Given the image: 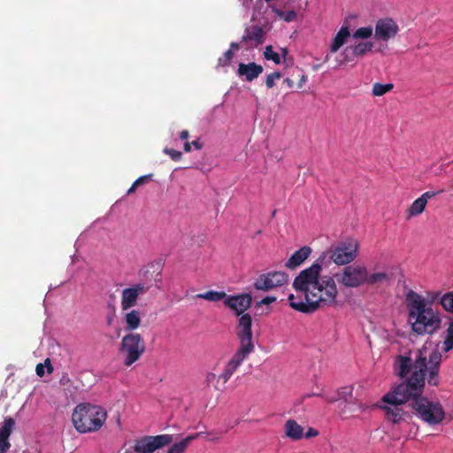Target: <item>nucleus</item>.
Here are the masks:
<instances>
[{
    "mask_svg": "<svg viewBox=\"0 0 453 453\" xmlns=\"http://www.w3.org/2000/svg\"><path fill=\"white\" fill-rule=\"evenodd\" d=\"M372 35V27H359L357 28L354 34L353 37L355 39H367L371 37Z\"/></svg>",
    "mask_w": 453,
    "mask_h": 453,
    "instance_id": "2f4dec72",
    "label": "nucleus"
},
{
    "mask_svg": "<svg viewBox=\"0 0 453 453\" xmlns=\"http://www.w3.org/2000/svg\"><path fill=\"white\" fill-rule=\"evenodd\" d=\"M426 201L423 199H420L419 197L417 198L410 206L408 210L409 217L418 216L421 214L425 208H426Z\"/></svg>",
    "mask_w": 453,
    "mask_h": 453,
    "instance_id": "cd10ccee",
    "label": "nucleus"
},
{
    "mask_svg": "<svg viewBox=\"0 0 453 453\" xmlns=\"http://www.w3.org/2000/svg\"><path fill=\"white\" fill-rule=\"evenodd\" d=\"M287 52H288V51H287V50H286V49H282V54H284V55H285V54H287Z\"/></svg>",
    "mask_w": 453,
    "mask_h": 453,
    "instance_id": "bf43d9fd",
    "label": "nucleus"
},
{
    "mask_svg": "<svg viewBox=\"0 0 453 453\" xmlns=\"http://www.w3.org/2000/svg\"><path fill=\"white\" fill-rule=\"evenodd\" d=\"M392 280V275L386 272H377L369 273L365 266V285L368 286H380L384 283L388 284Z\"/></svg>",
    "mask_w": 453,
    "mask_h": 453,
    "instance_id": "aec40b11",
    "label": "nucleus"
},
{
    "mask_svg": "<svg viewBox=\"0 0 453 453\" xmlns=\"http://www.w3.org/2000/svg\"><path fill=\"white\" fill-rule=\"evenodd\" d=\"M126 326L125 330L133 333L141 325L140 312L136 310H132L125 315Z\"/></svg>",
    "mask_w": 453,
    "mask_h": 453,
    "instance_id": "5701e85b",
    "label": "nucleus"
},
{
    "mask_svg": "<svg viewBox=\"0 0 453 453\" xmlns=\"http://www.w3.org/2000/svg\"><path fill=\"white\" fill-rule=\"evenodd\" d=\"M393 88H394L393 83L382 84L380 82H375L372 85V95L373 96H381L390 92Z\"/></svg>",
    "mask_w": 453,
    "mask_h": 453,
    "instance_id": "bb28decb",
    "label": "nucleus"
},
{
    "mask_svg": "<svg viewBox=\"0 0 453 453\" xmlns=\"http://www.w3.org/2000/svg\"><path fill=\"white\" fill-rule=\"evenodd\" d=\"M441 362V354L434 349L429 354L430 366L427 367L426 358L422 351L418 352L414 371L411 377V383L419 387L420 392L411 395V406L415 415L428 425L434 426L440 424L445 417L444 410L438 401H430L423 395L426 376L427 375V383L431 386L439 384V371Z\"/></svg>",
    "mask_w": 453,
    "mask_h": 453,
    "instance_id": "f03ea898",
    "label": "nucleus"
},
{
    "mask_svg": "<svg viewBox=\"0 0 453 453\" xmlns=\"http://www.w3.org/2000/svg\"><path fill=\"white\" fill-rule=\"evenodd\" d=\"M189 137V133L188 130H182L180 133V140H184L187 142L188 138Z\"/></svg>",
    "mask_w": 453,
    "mask_h": 453,
    "instance_id": "de8ad7c7",
    "label": "nucleus"
},
{
    "mask_svg": "<svg viewBox=\"0 0 453 453\" xmlns=\"http://www.w3.org/2000/svg\"><path fill=\"white\" fill-rule=\"evenodd\" d=\"M138 187L137 186H134V182L132 184V186L128 188L127 192V195H131L133 194L135 189L137 188Z\"/></svg>",
    "mask_w": 453,
    "mask_h": 453,
    "instance_id": "603ef678",
    "label": "nucleus"
},
{
    "mask_svg": "<svg viewBox=\"0 0 453 453\" xmlns=\"http://www.w3.org/2000/svg\"><path fill=\"white\" fill-rule=\"evenodd\" d=\"M272 11L273 12V13L276 14L277 17H279L280 19H283L287 22L294 21L297 17L296 12L293 10L282 11L277 7H272Z\"/></svg>",
    "mask_w": 453,
    "mask_h": 453,
    "instance_id": "c85d7f7f",
    "label": "nucleus"
},
{
    "mask_svg": "<svg viewBox=\"0 0 453 453\" xmlns=\"http://www.w3.org/2000/svg\"><path fill=\"white\" fill-rule=\"evenodd\" d=\"M281 74L280 72H274L267 75L265 80V85L268 88H272L275 85V80L280 79Z\"/></svg>",
    "mask_w": 453,
    "mask_h": 453,
    "instance_id": "c9c22d12",
    "label": "nucleus"
},
{
    "mask_svg": "<svg viewBox=\"0 0 453 453\" xmlns=\"http://www.w3.org/2000/svg\"><path fill=\"white\" fill-rule=\"evenodd\" d=\"M373 44L370 42H359L351 47L352 53L356 57H363L372 49Z\"/></svg>",
    "mask_w": 453,
    "mask_h": 453,
    "instance_id": "a878e982",
    "label": "nucleus"
},
{
    "mask_svg": "<svg viewBox=\"0 0 453 453\" xmlns=\"http://www.w3.org/2000/svg\"><path fill=\"white\" fill-rule=\"evenodd\" d=\"M219 437H211L209 439L210 441H219Z\"/></svg>",
    "mask_w": 453,
    "mask_h": 453,
    "instance_id": "13d9d810",
    "label": "nucleus"
},
{
    "mask_svg": "<svg viewBox=\"0 0 453 453\" xmlns=\"http://www.w3.org/2000/svg\"><path fill=\"white\" fill-rule=\"evenodd\" d=\"M152 177H153L152 173L140 176L134 181V186H137V187L142 186V185L147 183L148 181H150L152 179Z\"/></svg>",
    "mask_w": 453,
    "mask_h": 453,
    "instance_id": "4c0bfd02",
    "label": "nucleus"
},
{
    "mask_svg": "<svg viewBox=\"0 0 453 453\" xmlns=\"http://www.w3.org/2000/svg\"><path fill=\"white\" fill-rule=\"evenodd\" d=\"M163 152L166 155H168L172 160L173 161H180L182 157V153L179 150H175L173 149L165 148L163 150Z\"/></svg>",
    "mask_w": 453,
    "mask_h": 453,
    "instance_id": "e433bc0d",
    "label": "nucleus"
},
{
    "mask_svg": "<svg viewBox=\"0 0 453 453\" xmlns=\"http://www.w3.org/2000/svg\"><path fill=\"white\" fill-rule=\"evenodd\" d=\"M434 196V192H425L424 194L421 195V196H419L420 199H423L426 201V204L427 203V201L429 198L433 197Z\"/></svg>",
    "mask_w": 453,
    "mask_h": 453,
    "instance_id": "c03bdc74",
    "label": "nucleus"
},
{
    "mask_svg": "<svg viewBox=\"0 0 453 453\" xmlns=\"http://www.w3.org/2000/svg\"><path fill=\"white\" fill-rule=\"evenodd\" d=\"M284 82L288 85V88H293L294 87V81L290 78H286L284 80Z\"/></svg>",
    "mask_w": 453,
    "mask_h": 453,
    "instance_id": "3c124183",
    "label": "nucleus"
},
{
    "mask_svg": "<svg viewBox=\"0 0 453 453\" xmlns=\"http://www.w3.org/2000/svg\"><path fill=\"white\" fill-rule=\"evenodd\" d=\"M10 447L9 439H0V453H5Z\"/></svg>",
    "mask_w": 453,
    "mask_h": 453,
    "instance_id": "ea45409f",
    "label": "nucleus"
},
{
    "mask_svg": "<svg viewBox=\"0 0 453 453\" xmlns=\"http://www.w3.org/2000/svg\"><path fill=\"white\" fill-rule=\"evenodd\" d=\"M263 71L264 68L262 65L252 62L249 64L240 63L237 72L239 76H243L247 81L250 82L257 78Z\"/></svg>",
    "mask_w": 453,
    "mask_h": 453,
    "instance_id": "a211bd4d",
    "label": "nucleus"
},
{
    "mask_svg": "<svg viewBox=\"0 0 453 453\" xmlns=\"http://www.w3.org/2000/svg\"><path fill=\"white\" fill-rule=\"evenodd\" d=\"M240 49V45L237 42H231L230 43V49L229 50H238Z\"/></svg>",
    "mask_w": 453,
    "mask_h": 453,
    "instance_id": "864d4df0",
    "label": "nucleus"
},
{
    "mask_svg": "<svg viewBox=\"0 0 453 453\" xmlns=\"http://www.w3.org/2000/svg\"><path fill=\"white\" fill-rule=\"evenodd\" d=\"M306 81H307V76L305 74H301L299 81H298L297 88H302Z\"/></svg>",
    "mask_w": 453,
    "mask_h": 453,
    "instance_id": "a18cd8bd",
    "label": "nucleus"
},
{
    "mask_svg": "<svg viewBox=\"0 0 453 453\" xmlns=\"http://www.w3.org/2000/svg\"><path fill=\"white\" fill-rule=\"evenodd\" d=\"M146 349L145 342L138 333H128L121 340L119 351L125 355L123 364L131 366L138 361Z\"/></svg>",
    "mask_w": 453,
    "mask_h": 453,
    "instance_id": "0eeeda50",
    "label": "nucleus"
},
{
    "mask_svg": "<svg viewBox=\"0 0 453 453\" xmlns=\"http://www.w3.org/2000/svg\"><path fill=\"white\" fill-rule=\"evenodd\" d=\"M204 434H209V433H205V432H198V433H196V434H193L192 435H197L196 437V440L201 436H203Z\"/></svg>",
    "mask_w": 453,
    "mask_h": 453,
    "instance_id": "6e6d98bb",
    "label": "nucleus"
},
{
    "mask_svg": "<svg viewBox=\"0 0 453 453\" xmlns=\"http://www.w3.org/2000/svg\"><path fill=\"white\" fill-rule=\"evenodd\" d=\"M311 395H313V396H322V394L321 393H319V392H314L311 395H308L307 396H311Z\"/></svg>",
    "mask_w": 453,
    "mask_h": 453,
    "instance_id": "4d7b16f0",
    "label": "nucleus"
},
{
    "mask_svg": "<svg viewBox=\"0 0 453 453\" xmlns=\"http://www.w3.org/2000/svg\"><path fill=\"white\" fill-rule=\"evenodd\" d=\"M264 57L267 60H273L275 64L280 63V55L277 52L273 51V46L271 45L265 47V50L264 51Z\"/></svg>",
    "mask_w": 453,
    "mask_h": 453,
    "instance_id": "72a5a7b5",
    "label": "nucleus"
},
{
    "mask_svg": "<svg viewBox=\"0 0 453 453\" xmlns=\"http://www.w3.org/2000/svg\"><path fill=\"white\" fill-rule=\"evenodd\" d=\"M277 300L275 296H265L260 302L259 304H271Z\"/></svg>",
    "mask_w": 453,
    "mask_h": 453,
    "instance_id": "79ce46f5",
    "label": "nucleus"
},
{
    "mask_svg": "<svg viewBox=\"0 0 453 453\" xmlns=\"http://www.w3.org/2000/svg\"><path fill=\"white\" fill-rule=\"evenodd\" d=\"M288 274L281 271H271L260 274L254 282L257 290L270 291L288 283Z\"/></svg>",
    "mask_w": 453,
    "mask_h": 453,
    "instance_id": "9b49d317",
    "label": "nucleus"
},
{
    "mask_svg": "<svg viewBox=\"0 0 453 453\" xmlns=\"http://www.w3.org/2000/svg\"><path fill=\"white\" fill-rule=\"evenodd\" d=\"M311 249L309 246H303L297 250L285 263V266L294 270L300 266L311 255Z\"/></svg>",
    "mask_w": 453,
    "mask_h": 453,
    "instance_id": "6ab92c4d",
    "label": "nucleus"
},
{
    "mask_svg": "<svg viewBox=\"0 0 453 453\" xmlns=\"http://www.w3.org/2000/svg\"><path fill=\"white\" fill-rule=\"evenodd\" d=\"M183 150L185 152H190L191 151V142H186L183 145Z\"/></svg>",
    "mask_w": 453,
    "mask_h": 453,
    "instance_id": "8fccbe9b",
    "label": "nucleus"
},
{
    "mask_svg": "<svg viewBox=\"0 0 453 453\" xmlns=\"http://www.w3.org/2000/svg\"><path fill=\"white\" fill-rule=\"evenodd\" d=\"M322 266L313 263L310 267L302 270L293 281L296 292L304 296L305 301L289 295V305L296 311L312 313L321 307L334 304L338 289L334 276H321Z\"/></svg>",
    "mask_w": 453,
    "mask_h": 453,
    "instance_id": "f257e3e1",
    "label": "nucleus"
},
{
    "mask_svg": "<svg viewBox=\"0 0 453 453\" xmlns=\"http://www.w3.org/2000/svg\"><path fill=\"white\" fill-rule=\"evenodd\" d=\"M451 349H453V337L446 335V338L442 344V350L444 352H448Z\"/></svg>",
    "mask_w": 453,
    "mask_h": 453,
    "instance_id": "58836bf2",
    "label": "nucleus"
},
{
    "mask_svg": "<svg viewBox=\"0 0 453 453\" xmlns=\"http://www.w3.org/2000/svg\"><path fill=\"white\" fill-rule=\"evenodd\" d=\"M359 243L355 239H348L332 244L326 250L323 251L315 263L323 265L328 257L330 262L336 265H347L351 264L358 256Z\"/></svg>",
    "mask_w": 453,
    "mask_h": 453,
    "instance_id": "423d86ee",
    "label": "nucleus"
},
{
    "mask_svg": "<svg viewBox=\"0 0 453 453\" xmlns=\"http://www.w3.org/2000/svg\"><path fill=\"white\" fill-rule=\"evenodd\" d=\"M421 351H422L423 355L426 357L427 367H429L430 363H429V359L427 360L426 348H424L422 349H418L416 357H418V352H421ZM415 359H417V357H415ZM415 362H416V360H414V362L412 363L411 358L409 357L398 356L397 357V365H398V372L397 373H398V375L401 378H405L411 371V372H413ZM411 374L412 373H411Z\"/></svg>",
    "mask_w": 453,
    "mask_h": 453,
    "instance_id": "f3484780",
    "label": "nucleus"
},
{
    "mask_svg": "<svg viewBox=\"0 0 453 453\" xmlns=\"http://www.w3.org/2000/svg\"><path fill=\"white\" fill-rule=\"evenodd\" d=\"M235 334L239 340V349L252 353L255 350V345L252 340V318L250 314H243L239 317Z\"/></svg>",
    "mask_w": 453,
    "mask_h": 453,
    "instance_id": "9d476101",
    "label": "nucleus"
},
{
    "mask_svg": "<svg viewBox=\"0 0 453 453\" xmlns=\"http://www.w3.org/2000/svg\"><path fill=\"white\" fill-rule=\"evenodd\" d=\"M234 58V53L231 50H227L222 57H220L218 60L219 65L220 66H227L230 65L232 59Z\"/></svg>",
    "mask_w": 453,
    "mask_h": 453,
    "instance_id": "f704fd0d",
    "label": "nucleus"
},
{
    "mask_svg": "<svg viewBox=\"0 0 453 453\" xmlns=\"http://www.w3.org/2000/svg\"><path fill=\"white\" fill-rule=\"evenodd\" d=\"M318 434H319V432L316 429L310 427L307 430V432L305 434H303V436L305 438L309 439L311 437H316Z\"/></svg>",
    "mask_w": 453,
    "mask_h": 453,
    "instance_id": "37998d69",
    "label": "nucleus"
},
{
    "mask_svg": "<svg viewBox=\"0 0 453 453\" xmlns=\"http://www.w3.org/2000/svg\"><path fill=\"white\" fill-rule=\"evenodd\" d=\"M325 399L327 403H334L338 400V398H336V397H328V396H326Z\"/></svg>",
    "mask_w": 453,
    "mask_h": 453,
    "instance_id": "5fc2aeb1",
    "label": "nucleus"
},
{
    "mask_svg": "<svg viewBox=\"0 0 453 453\" xmlns=\"http://www.w3.org/2000/svg\"><path fill=\"white\" fill-rule=\"evenodd\" d=\"M350 36L349 29L347 26H342L334 38L333 39L330 46V51L335 53L339 49L347 42V39Z\"/></svg>",
    "mask_w": 453,
    "mask_h": 453,
    "instance_id": "4be33fe9",
    "label": "nucleus"
},
{
    "mask_svg": "<svg viewBox=\"0 0 453 453\" xmlns=\"http://www.w3.org/2000/svg\"><path fill=\"white\" fill-rule=\"evenodd\" d=\"M106 418L107 411L103 407L91 403L78 404L72 415L75 429L82 434L98 431Z\"/></svg>",
    "mask_w": 453,
    "mask_h": 453,
    "instance_id": "39448f33",
    "label": "nucleus"
},
{
    "mask_svg": "<svg viewBox=\"0 0 453 453\" xmlns=\"http://www.w3.org/2000/svg\"><path fill=\"white\" fill-rule=\"evenodd\" d=\"M47 368V372L48 373H52L53 372V366L50 363V358H47L45 361H44V364H38L35 367V372H36V374L40 377H42L45 373L44 372V368Z\"/></svg>",
    "mask_w": 453,
    "mask_h": 453,
    "instance_id": "473e14b6",
    "label": "nucleus"
},
{
    "mask_svg": "<svg viewBox=\"0 0 453 453\" xmlns=\"http://www.w3.org/2000/svg\"><path fill=\"white\" fill-rule=\"evenodd\" d=\"M398 31V25L392 19H380L375 25L374 38L378 41L388 42L394 38Z\"/></svg>",
    "mask_w": 453,
    "mask_h": 453,
    "instance_id": "2eb2a0df",
    "label": "nucleus"
},
{
    "mask_svg": "<svg viewBox=\"0 0 453 453\" xmlns=\"http://www.w3.org/2000/svg\"><path fill=\"white\" fill-rule=\"evenodd\" d=\"M227 295L224 291H214L209 290L205 293L197 294L196 296V298L204 299L211 302H218L220 300H224L226 298Z\"/></svg>",
    "mask_w": 453,
    "mask_h": 453,
    "instance_id": "393cba45",
    "label": "nucleus"
},
{
    "mask_svg": "<svg viewBox=\"0 0 453 453\" xmlns=\"http://www.w3.org/2000/svg\"><path fill=\"white\" fill-rule=\"evenodd\" d=\"M286 437L298 441L303 437V428L294 419H288L284 425Z\"/></svg>",
    "mask_w": 453,
    "mask_h": 453,
    "instance_id": "412c9836",
    "label": "nucleus"
},
{
    "mask_svg": "<svg viewBox=\"0 0 453 453\" xmlns=\"http://www.w3.org/2000/svg\"><path fill=\"white\" fill-rule=\"evenodd\" d=\"M441 304L445 311L453 313V291L442 296L441 298Z\"/></svg>",
    "mask_w": 453,
    "mask_h": 453,
    "instance_id": "7c9ffc66",
    "label": "nucleus"
},
{
    "mask_svg": "<svg viewBox=\"0 0 453 453\" xmlns=\"http://www.w3.org/2000/svg\"><path fill=\"white\" fill-rule=\"evenodd\" d=\"M419 388L414 383H411V377H409L404 382L384 395L381 400L385 405L380 408L384 411L386 418L393 424H399L406 418H410L409 413L403 411V405L411 400V395L420 392Z\"/></svg>",
    "mask_w": 453,
    "mask_h": 453,
    "instance_id": "20e7f679",
    "label": "nucleus"
},
{
    "mask_svg": "<svg viewBox=\"0 0 453 453\" xmlns=\"http://www.w3.org/2000/svg\"><path fill=\"white\" fill-rule=\"evenodd\" d=\"M216 380H218V377L213 372H208L205 376V383L207 384V386L212 384Z\"/></svg>",
    "mask_w": 453,
    "mask_h": 453,
    "instance_id": "a19ab883",
    "label": "nucleus"
},
{
    "mask_svg": "<svg viewBox=\"0 0 453 453\" xmlns=\"http://www.w3.org/2000/svg\"><path fill=\"white\" fill-rule=\"evenodd\" d=\"M197 435H188L185 439L172 445L167 453H184L191 441L196 440Z\"/></svg>",
    "mask_w": 453,
    "mask_h": 453,
    "instance_id": "b1692460",
    "label": "nucleus"
},
{
    "mask_svg": "<svg viewBox=\"0 0 453 453\" xmlns=\"http://www.w3.org/2000/svg\"><path fill=\"white\" fill-rule=\"evenodd\" d=\"M149 289L150 286L145 283H137L129 288H124L121 292L120 302L122 311H127L135 306L139 296L147 293Z\"/></svg>",
    "mask_w": 453,
    "mask_h": 453,
    "instance_id": "f8f14e48",
    "label": "nucleus"
},
{
    "mask_svg": "<svg viewBox=\"0 0 453 453\" xmlns=\"http://www.w3.org/2000/svg\"><path fill=\"white\" fill-rule=\"evenodd\" d=\"M265 41V32L261 27L251 26L246 27L242 37V42L250 44V47H257Z\"/></svg>",
    "mask_w": 453,
    "mask_h": 453,
    "instance_id": "dca6fc26",
    "label": "nucleus"
},
{
    "mask_svg": "<svg viewBox=\"0 0 453 453\" xmlns=\"http://www.w3.org/2000/svg\"><path fill=\"white\" fill-rule=\"evenodd\" d=\"M251 304L252 296L247 293L227 296L224 301V305L233 311L238 318L247 314L245 311L250 308Z\"/></svg>",
    "mask_w": 453,
    "mask_h": 453,
    "instance_id": "ddd939ff",
    "label": "nucleus"
},
{
    "mask_svg": "<svg viewBox=\"0 0 453 453\" xmlns=\"http://www.w3.org/2000/svg\"><path fill=\"white\" fill-rule=\"evenodd\" d=\"M15 422L13 418H5L2 426H0V439H9Z\"/></svg>",
    "mask_w": 453,
    "mask_h": 453,
    "instance_id": "c756f323",
    "label": "nucleus"
},
{
    "mask_svg": "<svg viewBox=\"0 0 453 453\" xmlns=\"http://www.w3.org/2000/svg\"><path fill=\"white\" fill-rule=\"evenodd\" d=\"M173 440L172 434L144 435L134 441L133 449L136 453H154L171 444Z\"/></svg>",
    "mask_w": 453,
    "mask_h": 453,
    "instance_id": "1a4fd4ad",
    "label": "nucleus"
},
{
    "mask_svg": "<svg viewBox=\"0 0 453 453\" xmlns=\"http://www.w3.org/2000/svg\"><path fill=\"white\" fill-rule=\"evenodd\" d=\"M191 145L194 146V148L197 150H201L203 148V143L200 142L199 139H196L191 142Z\"/></svg>",
    "mask_w": 453,
    "mask_h": 453,
    "instance_id": "49530a36",
    "label": "nucleus"
},
{
    "mask_svg": "<svg viewBox=\"0 0 453 453\" xmlns=\"http://www.w3.org/2000/svg\"><path fill=\"white\" fill-rule=\"evenodd\" d=\"M125 453H133V452L130 450H126Z\"/></svg>",
    "mask_w": 453,
    "mask_h": 453,
    "instance_id": "052dcab7",
    "label": "nucleus"
},
{
    "mask_svg": "<svg viewBox=\"0 0 453 453\" xmlns=\"http://www.w3.org/2000/svg\"><path fill=\"white\" fill-rule=\"evenodd\" d=\"M337 282L345 288H357L365 285V265L349 264L334 274Z\"/></svg>",
    "mask_w": 453,
    "mask_h": 453,
    "instance_id": "6e6552de",
    "label": "nucleus"
},
{
    "mask_svg": "<svg viewBox=\"0 0 453 453\" xmlns=\"http://www.w3.org/2000/svg\"><path fill=\"white\" fill-rule=\"evenodd\" d=\"M250 354L251 352L238 348L236 352L226 363L222 373L218 376V380H222L224 384L226 383Z\"/></svg>",
    "mask_w": 453,
    "mask_h": 453,
    "instance_id": "4468645a",
    "label": "nucleus"
},
{
    "mask_svg": "<svg viewBox=\"0 0 453 453\" xmlns=\"http://www.w3.org/2000/svg\"><path fill=\"white\" fill-rule=\"evenodd\" d=\"M446 335L453 337V321L449 323V327L446 331Z\"/></svg>",
    "mask_w": 453,
    "mask_h": 453,
    "instance_id": "09e8293b",
    "label": "nucleus"
},
{
    "mask_svg": "<svg viewBox=\"0 0 453 453\" xmlns=\"http://www.w3.org/2000/svg\"><path fill=\"white\" fill-rule=\"evenodd\" d=\"M406 307L411 330L416 334H433L440 329V313L421 295L410 290L406 294Z\"/></svg>",
    "mask_w": 453,
    "mask_h": 453,
    "instance_id": "7ed1b4c3",
    "label": "nucleus"
}]
</instances>
